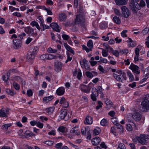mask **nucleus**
<instances>
[{
    "label": "nucleus",
    "mask_w": 149,
    "mask_h": 149,
    "mask_svg": "<svg viewBox=\"0 0 149 149\" xmlns=\"http://www.w3.org/2000/svg\"><path fill=\"white\" fill-rule=\"evenodd\" d=\"M86 22L85 15L84 14L80 13L76 15L74 19V23L75 24H80L82 25H84Z\"/></svg>",
    "instance_id": "obj_1"
},
{
    "label": "nucleus",
    "mask_w": 149,
    "mask_h": 149,
    "mask_svg": "<svg viewBox=\"0 0 149 149\" xmlns=\"http://www.w3.org/2000/svg\"><path fill=\"white\" fill-rule=\"evenodd\" d=\"M144 100L141 103V110L144 112H146L149 110V101L147 98L149 97V94H147Z\"/></svg>",
    "instance_id": "obj_2"
},
{
    "label": "nucleus",
    "mask_w": 149,
    "mask_h": 149,
    "mask_svg": "<svg viewBox=\"0 0 149 149\" xmlns=\"http://www.w3.org/2000/svg\"><path fill=\"white\" fill-rule=\"evenodd\" d=\"M38 49L37 47H34L33 50L29 52L26 57V61L29 62L33 60L38 51Z\"/></svg>",
    "instance_id": "obj_3"
},
{
    "label": "nucleus",
    "mask_w": 149,
    "mask_h": 149,
    "mask_svg": "<svg viewBox=\"0 0 149 149\" xmlns=\"http://www.w3.org/2000/svg\"><path fill=\"white\" fill-rule=\"evenodd\" d=\"M119 74V73H118ZM120 74H116L115 73L113 74V76L114 78L118 81H121L122 82H123V80L122 79L121 77H123L124 80H126L127 79V77L126 74L124 72H123L122 71H120Z\"/></svg>",
    "instance_id": "obj_4"
},
{
    "label": "nucleus",
    "mask_w": 149,
    "mask_h": 149,
    "mask_svg": "<svg viewBox=\"0 0 149 149\" xmlns=\"http://www.w3.org/2000/svg\"><path fill=\"white\" fill-rule=\"evenodd\" d=\"M93 87H94L93 84L90 83L87 86L82 84L81 85L80 88L82 91L86 93H89L90 92L91 89Z\"/></svg>",
    "instance_id": "obj_5"
},
{
    "label": "nucleus",
    "mask_w": 149,
    "mask_h": 149,
    "mask_svg": "<svg viewBox=\"0 0 149 149\" xmlns=\"http://www.w3.org/2000/svg\"><path fill=\"white\" fill-rule=\"evenodd\" d=\"M149 139V135L145 134H141L137 138L139 143L142 145H145L147 143L146 139Z\"/></svg>",
    "instance_id": "obj_6"
},
{
    "label": "nucleus",
    "mask_w": 149,
    "mask_h": 149,
    "mask_svg": "<svg viewBox=\"0 0 149 149\" xmlns=\"http://www.w3.org/2000/svg\"><path fill=\"white\" fill-rule=\"evenodd\" d=\"M59 118L60 120H63L66 121L68 119L69 117L67 116V111L66 110H62L60 111Z\"/></svg>",
    "instance_id": "obj_7"
},
{
    "label": "nucleus",
    "mask_w": 149,
    "mask_h": 149,
    "mask_svg": "<svg viewBox=\"0 0 149 149\" xmlns=\"http://www.w3.org/2000/svg\"><path fill=\"white\" fill-rule=\"evenodd\" d=\"M54 70L57 72H60L62 69V63L57 60L54 62Z\"/></svg>",
    "instance_id": "obj_8"
},
{
    "label": "nucleus",
    "mask_w": 149,
    "mask_h": 149,
    "mask_svg": "<svg viewBox=\"0 0 149 149\" xmlns=\"http://www.w3.org/2000/svg\"><path fill=\"white\" fill-rule=\"evenodd\" d=\"M129 69H131L134 74H139L140 73V70L139 67L133 63H131L129 67Z\"/></svg>",
    "instance_id": "obj_9"
},
{
    "label": "nucleus",
    "mask_w": 149,
    "mask_h": 149,
    "mask_svg": "<svg viewBox=\"0 0 149 149\" xmlns=\"http://www.w3.org/2000/svg\"><path fill=\"white\" fill-rule=\"evenodd\" d=\"M122 14L125 18L128 17L130 15V12L128 8L125 6H123L121 7Z\"/></svg>",
    "instance_id": "obj_10"
},
{
    "label": "nucleus",
    "mask_w": 149,
    "mask_h": 149,
    "mask_svg": "<svg viewBox=\"0 0 149 149\" xmlns=\"http://www.w3.org/2000/svg\"><path fill=\"white\" fill-rule=\"evenodd\" d=\"M13 47L15 49H18L21 47L22 42L19 39H16L13 40Z\"/></svg>",
    "instance_id": "obj_11"
},
{
    "label": "nucleus",
    "mask_w": 149,
    "mask_h": 149,
    "mask_svg": "<svg viewBox=\"0 0 149 149\" xmlns=\"http://www.w3.org/2000/svg\"><path fill=\"white\" fill-rule=\"evenodd\" d=\"M130 5L132 8H136L139 10L140 9L139 4L138 2H136V0H130Z\"/></svg>",
    "instance_id": "obj_12"
},
{
    "label": "nucleus",
    "mask_w": 149,
    "mask_h": 149,
    "mask_svg": "<svg viewBox=\"0 0 149 149\" xmlns=\"http://www.w3.org/2000/svg\"><path fill=\"white\" fill-rule=\"evenodd\" d=\"M133 118L136 121H139L141 119V114L138 112H135L132 116Z\"/></svg>",
    "instance_id": "obj_13"
},
{
    "label": "nucleus",
    "mask_w": 149,
    "mask_h": 149,
    "mask_svg": "<svg viewBox=\"0 0 149 149\" xmlns=\"http://www.w3.org/2000/svg\"><path fill=\"white\" fill-rule=\"evenodd\" d=\"M50 26L54 30L57 32L60 31L61 27L59 26L56 23H52L50 25Z\"/></svg>",
    "instance_id": "obj_14"
},
{
    "label": "nucleus",
    "mask_w": 149,
    "mask_h": 149,
    "mask_svg": "<svg viewBox=\"0 0 149 149\" xmlns=\"http://www.w3.org/2000/svg\"><path fill=\"white\" fill-rule=\"evenodd\" d=\"M24 31L27 34L32 35L33 33L34 29L30 26H28L25 28Z\"/></svg>",
    "instance_id": "obj_15"
},
{
    "label": "nucleus",
    "mask_w": 149,
    "mask_h": 149,
    "mask_svg": "<svg viewBox=\"0 0 149 149\" xmlns=\"http://www.w3.org/2000/svg\"><path fill=\"white\" fill-rule=\"evenodd\" d=\"M65 89L63 87L58 88L56 90V93L57 95L60 96L64 94L65 93Z\"/></svg>",
    "instance_id": "obj_16"
},
{
    "label": "nucleus",
    "mask_w": 149,
    "mask_h": 149,
    "mask_svg": "<svg viewBox=\"0 0 149 149\" xmlns=\"http://www.w3.org/2000/svg\"><path fill=\"white\" fill-rule=\"evenodd\" d=\"M92 143L93 145L96 146L98 145L100 142V138L97 136L93 138L91 140Z\"/></svg>",
    "instance_id": "obj_17"
},
{
    "label": "nucleus",
    "mask_w": 149,
    "mask_h": 149,
    "mask_svg": "<svg viewBox=\"0 0 149 149\" xmlns=\"http://www.w3.org/2000/svg\"><path fill=\"white\" fill-rule=\"evenodd\" d=\"M9 111L6 109H2L0 110V117H4L7 116Z\"/></svg>",
    "instance_id": "obj_18"
},
{
    "label": "nucleus",
    "mask_w": 149,
    "mask_h": 149,
    "mask_svg": "<svg viewBox=\"0 0 149 149\" xmlns=\"http://www.w3.org/2000/svg\"><path fill=\"white\" fill-rule=\"evenodd\" d=\"M70 132L77 135L80 134L79 130L78 127L77 126H75L72 128L70 131Z\"/></svg>",
    "instance_id": "obj_19"
},
{
    "label": "nucleus",
    "mask_w": 149,
    "mask_h": 149,
    "mask_svg": "<svg viewBox=\"0 0 149 149\" xmlns=\"http://www.w3.org/2000/svg\"><path fill=\"white\" fill-rule=\"evenodd\" d=\"M93 122V118L89 116H87L84 121V123L86 125L91 124Z\"/></svg>",
    "instance_id": "obj_20"
},
{
    "label": "nucleus",
    "mask_w": 149,
    "mask_h": 149,
    "mask_svg": "<svg viewBox=\"0 0 149 149\" xmlns=\"http://www.w3.org/2000/svg\"><path fill=\"white\" fill-rule=\"evenodd\" d=\"M114 1L118 6L125 5L128 2V0H114Z\"/></svg>",
    "instance_id": "obj_21"
},
{
    "label": "nucleus",
    "mask_w": 149,
    "mask_h": 149,
    "mask_svg": "<svg viewBox=\"0 0 149 149\" xmlns=\"http://www.w3.org/2000/svg\"><path fill=\"white\" fill-rule=\"evenodd\" d=\"M63 45L65 47L68 51L73 55L75 54L74 51L72 49V48L66 43H64L63 44Z\"/></svg>",
    "instance_id": "obj_22"
},
{
    "label": "nucleus",
    "mask_w": 149,
    "mask_h": 149,
    "mask_svg": "<svg viewBox=\"0 0 149 149\" xmlns=\"http://www.w3.org/2000/svg\"><path fill=\"white\" fill-rule=\"evenodd\" d=\"M97 74V72H89L87 71L86 72V75L88 78H92L94 75H96Z\"/></svg>",
    "instance_id": "obj_23"
},
{
    "label": "nucleus",
    "mask_w": 149,
    "mask_h": 149,
    "mask_svg": "<svg viewBox=\"0 0 149 149\" xmlns=\"http://www.w3.org/2000/svg\"><path fill=\"white\" fill-rule=\"evenodd\" d=\"M30 24L33 27L36 26L39 31H40V28L37 22L35 21H33L31 22Z\"/></svg>",
    "instance_id": "obj_24"
},
{
    "label": "nucleus",
    "mask_w": 149,
    "mask_h": 149,
    "mask_svg": "<svg viewBox=\"0 0 149 149\" xmlns=\"http://www.w3.org/2000/svg\"><path fill=\"white\" fill-rule=\"evenodd\" d=\"M106 48L107 49H109L113 51L112 53L113 54L116 56V57L118 56L119 55V52L117 50H113V49L109 45H107V46L106 47Z\"/></svg>",
    "instance_id": "obj_25"
},
{
    "label": "nucleus",
    "mask_w": 149,
    "mask_h": 149,
    "mask_svg": "<svg viewBox=\"0 0 149 149\" xmlns=\"http://www.w3.org/2000/svg\"><path fill=\"white\" fill-rule=\"evenodd\" d=\"M54 109V107H51L49 108H46V111L49 115H51Z\"/></svg>",
    "instance_id": "obj_26"
},
{
    "label": "nucleus",
    "mask_w": 149,
    "mask_h": 149,
    "mask_svg": "<svg viewBox=\"0 0 149 149\" xmlns=\"http://www.w3.org/2000/svg\"><path fill=\"white\" fill-rule=\"evenodd\" d=\"M59 19L60 21H64L66 19V16L63 13H61L59 15Z\"/></svg>",
    "instance_id": "obj_27"
},
{
    "label": "nucleus",
    "mask_w": 149,
    "mask_h": 149,
    "mask_svg": "<svg viewBox=\"0 0 149 149\" xmlns=\"http://www.w3.org/2000/svg\"><path fill=\"white\" fill-rule=\"evenodd\" d=\"M117 126V128L118 130V132L119 133H122L123 131V126L120 125L119 123L116 125Z\"/></svg>",
    "instance_id": "obj_28"
},
{
    "label": "nucleus",
    "mask_w": 149,
    "mask_h": 149,
    "mask_svg": "<svg viewBox=\"0 0 149 149\" xmlns=\"http://www.w3.org/2000/svg\"><path fill=\"white\" fill-rule=\"evenodd\" d=\"M53 96H50L44 97L43 98V101L45 102H49L51 101L53 99Z\"/></svg>",
    "instance_id": "obj_29"
},
{
    "label": "nucleus",
    "mask_w": 149,
    "mask_h": 149,
    "mask_svg": "<svg viewBox=\"0 0 149 149\" xmlns=\"http://www.w3.org/2000/svg\"><path fill=\"white\" fill-rule=\"evenodd\" d=\"M113 20L114 23L118 24H119L121 23L120 19L116 16H115L113 18Z\"/></svg>",
    "instance_id": "obj_30"
},
{
    "label": "nucleus",
    "mask_w": 149,
    "mask_h": 149,
    "mask_svg": "<svg viewBox=\"0 0 149 149\" xmlns=\"http://www.w3.org/2000/svg\"><path fill=\"white\" fill-rule=\"evenodd\" d=\"M100 129L98 127H97L93 130V133L95 135H97L100 134Z\"/></svg>",
    "instance_id": "obj_31"
},
{
    "label": "nucleus",
    "mask_w": 149,
    "mask_h": 149,
    "mask_svg": "<svg viewBox=\"0 0 149 149\" xmlns=\"http://www.w3.org/2000/svg\"><path fill=\"white\" fill-rule=\"evenodd\" d=\"M10 75V73H8L3 75L2 76L3 80L5 81H7L9 78Z\"/></svg>",
    "instance_id": "obj_32"
},
{
    "label": "nucleus",
    "mask_w": 149,
    "mask_h": 149,
    "mask_svg": "<svg viewBox=\"0 0 149 149\" xmlns=\"http://www.w3.org/2000/svg\"><path fill=\"white\" fill-rule=\"evenodd\" d=\"M14 79L19 83H22V82L23 80L22 78L19 76H16L13 77Z\"/></svg>",
    "instance_id": "obj_33"
},
{
    "label": "nucleus",
    "mask_w": 149,
    "mask_h": 149,
    "mask_svg": "<svg viewBox=\"0 0 149 149\" xmlns=\"http://www.w3.org/2000/svg\"><path fill=\"white\" fill-rule=\"evenodd\" d=\"M66 129V128L63 126H60L58 128V131L62 133L65 132Z\"/></svg>",
    "instance_id": "obj_34"
},
{
    "label": "nucleus",
    "mask_w": 149,
    "mask_h": 149,
    "mask_svg": "<svg viewBox=\"0 0 149 149\" xmlns=\"http://www.w3.org/2000/svg\"><path fill=\"white\" fill-rule=\"evenodd\" d=\"M24 134L27 136H35V134L32 132H30L29 130L26 131L25 132Z\"/></svg>",
    "instance_id": "obj_35"
},
{
    "label": "nucleus",
    "mask_w": 149,
    "mask_h": 149,
    "mask_svg": "<svg viewBox=\"0 0 149 149\" xmlns=\"http://www.w3.org/2000/svg\"><path fill=\"white\" fill-rule=\"evenodd\" d=\"M40 59L43 60H48V54L42 55L40 57Z\"/></svg>",
    "instance_id": "obj_36"
},
{
    "label": "nucleus",
    "mask_w": 149,
    "mask_h": 149,
    "mask_svg": "<svg viewBox=\"0 0 149 149\" xmlns=\"http://www.w3.org/2000/svg\"><path fill=\"white\" fill-rule=\"evenodd\" d=\"M92 94L98 95L99 92L97 91V89L95 88L92 87Z\"/></svg>",
    "instance_id": "obj_37"
},
{
    "label": "nucleus",
    "mask_w": 149,
    "mask_h": 149,
    "mask_svg": "<svg viewBox=\"0 0 149 149\" xmlns=\"http://www.w3.org/2000/svg\"><path fill=\"white\" fill-rule=\"evenodd\" d=\"M87 45L89 48H91L92 49L93 47V42L92 40H89L87 42Z\"/></svg>",
    "instance_id": "obj_38"
},
{
    "label": "nucleus",
    "mask_w": 149,
    "mask_h": 149,
    "mask_svg": "<svg viewBox=\"0 0 149 149\" xmlns=\"http://www.w3.org/2000/svg\"><path fill=\"white\" fill-rule=\"evenodd\" d=\"M57 58V56L51 54H48V60H52L55 59Z\"/></svg>",
    "instance_id": "obj_39"
},
{
    "label": "nucleus",
    "mask_w": 149,
    "mask_h": 149,
    "mask_svg": "<svg viewBox=\"0 0 149 149\" xmlns=\"http://www.w3.org/2000/svg\"><path fill=\"white\" fill-rule=\"evenodd\" d=\"M6 92L8 94L10 95H11L13 96L15 94L13 91H11L10 89H6Z\"/></svg>",
    "instance_id": "obj_40"
},
{
    "label": "nucleus",
    "mask_w": 149,
    "mask_h": 149,
    "mask_svg": "<svg viewBox=\"0 0 149 149\" xmlns=\"http://www.w3.org/2000/svg\"><path fill=\"white\" fill-rule=\"evenodd\" d=\"M127 73L128 76L130 80L131 81H133L134 79V78L132 73L130 72H127Z\"/></svg>",
    "instance_id": "obj_41"
},
{
    "label": "nucleus",
    "mask_w": 149,
    "mask_h": 149,
    "mask_svg": "<svg viewBox=\"0 0 149 149\" xmlns=\"http://www.w3.org/2000/svg\"><path fill=\"white\" fill-rule=\"evenodd\" d=\"M26 35V34L24 32L21 33L18 36V39H19L21 41L23 39V37L25 36Z\"/></svg>",
    "instance_id": "obj_42"
},
{
    "label": "nucleus",
    "mask_w": 149,
    "mask_h": 149,
    "mask_svg": "<svg viewBox=\"0 0 149 149\" xmlns=\"http://www.w3.org/2000/svg\"><path fill=\"white\" fill-rule=\"evenodd\" d=\"M63 145V143H57L56 144L55 147L57 149H61Z\"/></svg>",
    "instance_id": "obj_43"
},
{
    "label": "nucleus",
    "mask_w": 149,
    "mask_h": 149,
    "mask_svg": "<svg viewBox=\"0 0 149 149\" xmlns=\"http://www.w3.org/2000/svg\"><path fill=\"white\" fill-rule=\"evenodd\" d=\"M13 86L14 88L16 90H19L20 88V86L16 82H14L13 83Z\"/></svg>",
    "instance_id": "obj_44"
},
{
    "label": "nucleus",
    "mask_w": 149,
    "mask_h": 149,
    "mask_svg": "<svg viewBox=\"0 0 149 149\" xmlns=\"http://www.w3.org/2000/svg\"><path fill=\"white\" fill-rule=\"evenodd\" d=\"M44 143L49 146H52L54 143V142L51 141H45Z\"/></svg>",
    "instance_id": "obj_45"
},
{
    "label": "nucleus",
    "mask_w": 149,
    "mask_h": 149,
    "mask_svg": "<svg viewBox=\"0 0 149 149\" xmlns=\"http://www.w3.org/2000/svg\"><path fill=\"white\" fill-rule=\"evenodd\" d=\"M107 122V120L106 119L104 118L101 120L100 122V124L104 126L106 125Z\"/></svg>",
    "instance_id": "obj_46"
},
{
    "label": "nucleus",
    "mask_w": 149,
    "mask_h": 149,
    "mask_svg": "<svg viewBox=\"0 0 149 149\" xmlns=\"http://www.w3.org/2000/svg\"><path fill=\"white\" fill-rule=\"evenodd\" d=\"M117 149H126V147L123 143H121L119 144Z\"/></svg>",
    "instance_id": "obj_47"
},
{
    "label": "nucleus",
    "mask_w": 149,
    "mask_h": 149,
    "mask_svg": "<svg viewBox=\"0 0 149 149\" xmlns=\"http://www.w3.org/2000/svg\"><path fill=\"white\" fill-rule=\"evenodd\" d=\"M139 5L140 8L141 7L143 8L145 6L146 3L143 0H141Z\"/></svg>",
    "instance_id": "obj_48"
},
{
    "label": "nucleus",
    "mask_w": 149,
    "mask_h": 149,
    "mask_svg": "<svg viewBox=\"0 0 149 149\" xmlns=\"http://www.w3.org/2000/svg\"><path fill=\"white\" fill-rule=\"evenodd\" d=\"M107 61H108L107 59L103 58L102 57H100V60L98 62H102L105 63H107Z\"/></svg>",
    "instance_id": "obj_49"
},
{
    "label": "nucleus",
    "mask_w": 149,
    "mask_h": 149,
    "mask_svg": "<svg viewBox=\"0 0 149 149\" xmlns=\"http://www.w3.org/2000/svg\"><path fill=\"white\" fill-rule=\"evenodd\" d=\"M44 23H42L40 24V26L42 27L43 31L46 29H48L49 28V26L46 25L44 24Z\"/></svg>",
    "instance_id": "obj_50"
},
{
    "label": "nucleus",
    "mask_w": 149,
    "mask_h": 149,
    "mask_svg": "<svg viewBox=\"0 0 149 149\" xmlns=\"http://www.w3.org/2000/svg\"><path fill=\"white\" fill-rule=\"evenodd\" d=\"M102 55L104 57H107L108 55V53L106 50L102 49Z\"/></svg>",
    "instance_id": "obj_51"
},
{
    "label": "nucleus",
    "mask_w": 149,
    "mask_h": 149,
    "mask_svg": "<svg viewBox=\"0 0 149 149\" xmlns=\"http://www.w3.org/2000/svg\"><path fill=\"white\" fill-rule=\"evenodd\" d=\"M83 49L86 50L87 52H89L90 51L92 50V49L91 48H88L86 46L83 45L82 46Z\"/></svg>",
    "instance_id": "obj_52"
},
{
    "label": "nucleus",
    "mask_w": 149,
    "mask_h": 149,
    "mask_svg": "<svg viewBox=\"0 0 149 149\" xmlns=\"http://www.w3.org/2000/svg\"><path fill=\"white\" fill-rule=\"evenodd\" d=\"M67 59L65 61V63H68L69 61H71L72 59V57H70V54L68 52L67 53Z\"/></svg>",
    "instance_id": "obj_53"
},
{
    "label": "nucleus",
    "mask_w": 149,
    "mask_h": 149,
    "mask_svg": "<svg viewBox=\"0 0 149 149\" xmlns=\"http://www.w3.org/2000/svg\"><path fill=\"white\" fill-rule=\"evenodd\" d=\"M44 10L46 11L48 15H52L53 14L52 11L48 8H46L45 7Z\"/></svg>",
    "instance_id": "obj_54"
},
{
    "label": "nucleus",
    "mask_w": 149,
    "mask_h": 149,
    "mask_svg": "<svg viewBox=\"0 0 149 149\" xmlns=\"http://www.w3.org/2000/svg\"><path fill=\"white\" fill-rule=\"evenodd\" d=\"M117 118L116 117H115L114 118H112L111 119V121L113 123V124L116 125L118 123V121H117Z\"/></svg>",
    "instance_id": "obj_55"
},
{
    "label": "nucleus",
    "mask_w": 149,
    "mask_h": 149,
    "mask_svg": "<svg viewBox=\"0 0 149 149\" xmlns=\"http://www.w3.org/2000/svg\"><path fill=\"white\" fill-rule=\"evenodd\" d=\"M126 129L129 131H132L133 129L132 125L130 124H128L127 125Z\"/></svg>",
    "instance_id": "obj_56"
},
{
    "label": "nucleus",
    "mask_w": 149,
    "mask_h": 149,
    "mask_svg": "<svg viewBox=\"0 0 149 149\" xmlns=\"http://www.w3.org/2000/svg\"><path fill=\"white\" fill-rule=\"evenodd\" d=\"M62 37L63 39L65 40H67L70 38L69 36L66 34H63L62 35Z\"/></svg>",
    "instance_id": "obj_57"
},
{
    "label": "nucleus",
    "mask_w": 149,
    "mask_h": 149,
    "mask_svg": "<svg viewBox=\"0 0 149 149\" xmlns=\"http://www.w3.org/2000/svg\"><path fill=\"white\" fill-rule=\"evenodd\" d=\"M98 96V95H93L91 94V98L92 100L93 101H95L97 100L96 97Z\"/></svg>",
    "instance_id": "obj_58"
},
{
    "label": "nucleus",
    "mask_w": 149,
    "mask_h": 149,
    "mask_svg": "<svg viewBox=\"0 0 149 149\" xmlns=\"http://www.w3.org/2000/svg\"><path fill=\"white\" fill-rule=\"evenodd\" d=\"M81 67L84 68V67L85 68L88 70H91L89 66V65L88 64V63L85 65H81Z\"/></svg>",
    "instance_id": "obj_59"
},
{
    "label": "nucleus",
    "mask_w": 149,
    "mask_h": 149,
    "mask_svg": "<svg viewBox=\"0 0 149 149\" xmlns=\"http://www.w3.org/2000/svg\"><path fill=\"white\" fill-rule=\"evenodd\" d=\"M127 32V31L126 30H123L122 32L121 33V35L124 38L127 37V35L126 34V33Z\"/></svg>",
    "instance_id": "obj_60"
},
{
    "label": "nucleus",
    "mask_w": 149,
    "mask_h": 149,
    "mask_svg": "<svg viewBox=\"0 0 149 149\" xmlns=\"http://www.w3.org/2000/svg\"><path fill=\"white\" fill-rule=\"evenodd\" d=\"M149 29L148 28H146L144 29L142 31L143 34L146 35L147 34L149 31Z\"/></svg>",
    "instance_id": "obj_61"
},
{
    "label": "nucleus",
    "mask_w": 149,
    "mask_h": 149,
    "mask_svg": "<svg viewBox=\"0 0 149 149\" xmlns=\"http://www.w3.org/2000/svg\"><path fill=\"white\" fill-rule=\"evenodd\" d=\"M36 126L39 128H42L43 127V124L40 123V122H38L37 123Z\"/></svg>",
    "instance_id": "obj_62"
},
{
    "label": "nucleus",
    "mask_w": 149,
    "mask_h": 149,
    "mask_svg": "<svg viewBox=\"0 0 149 149\" xmlns=\"http://www.w3.org/2000/svg\"><path fill=\"white\" fill-rule=\"evenodd\" d=\"M27 95L29 97H31L33 95V92L31 90H29L27 91Z\"/></svg>",
    "instance_id": "obj_63"
},
{
    "label": "nucleus",
    "mask_w": 149,
    "mask_h": 149,
    "mask_svg": "<svg viewBox=\"0 0 149 149\" xmlns=\"http://www.w3.org/2000/svg\"><path fill=\"white\" fill-rule=\"evenodd\" d=\"M86 132V129L85 127H83L81 129V132L83 134L85 135Z\"/></svg>",
    "instance_id": "obj_64"
}]
</instances>
